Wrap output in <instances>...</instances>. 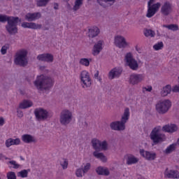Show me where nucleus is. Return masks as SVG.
Listing matches in <instances>:
<instances>
[{
    "label": "nucleus",
    "instance_id": "obj_49",
    "mask_svg": "<svg viewBox=\"0 0 179 179\" xmlns=\"http://www.w3.org/2000/svg\"><path fill=\"white\" fill-rule=\"evenodd\" d=\"M172 91H173L174 93H177V92L179 93V85H176V86L173 88Z\"/></svg>",
    "mask_w": 179,
    "mask_h": 179
},
{
    "label": "nucleus",
    "instance_id": "obj_50",
    "mask_svg": "<svg viewBox=\"0 0 179 179\" xmlns=\"http://www.w3.org/2000/svg\"><path fill=\"white\" fill-rule=\"evenodd\" d=\"M17 117H19V118H22V117H23V112L22 110H17Z\"/></svg>",
    "mask_w": 179,
    "mask_h": 179
},
{
    "label": "nucleus",
    "instance_id": "obj_29",
    "mask_svg": "<svg viewBox=\"0 0 179 179\" xmlns=\"http://www.w3.org/2000/svg\"><path fill=\"white\" fill-rule=\"evenodd\" d=\"M97 2L101 6H103V8H107V5H106L107 2H110L108 3V6H111V5H114L115 0H97Z\"/></svg>",
    "mask_w": 179,
    "mask_h": 179
},
{
    "label": "nucleus",
    "instance_id": "obj_36",
    "mask_svg": "<svg viewBox=\"0 0 179 179\" xmlns=\"http://www.w3.org/2000/svg\"><path fill=\"white\" fill-rule=\"evenodd\" d=\"M90 61H92V59L81 58L80 59L79 64L83 66H89V65H90Z\"/></svg>",
    "mask_w": 179,
    "mask_h": 179
},
{
    "label": "nucleus",
    "instance_id": "obj_5",
    "mask_svg": "<svg viewBox=\"0 0 179 179\" xmlns=\"http://www.w3.org/2000/svg\"><path fill=\"white\" fill-rule=\"evenodd\" d=\"M170 108H171V101L169 99L159 101L155 105V110L157 113L160 115L166 114V113H168Z\"/></svg>",
    "mask_w": 179,
    "mask_h": 179
},
{
    "label": "nucleus",
    "instance_id": "obj_25",
    "mask_svg": "<svg viewBox=\"0 0 179 179\" xmlns=\"http://www.w3.org/2000/svg\"><path fill=\"white\" fill-rule=\"evenodd\" d=\"M100 34V29L97 27H93L89 29L88 37L91 38H94Z\"/></svg>",
    "mask_w": 179,
    "mask_h": 179
},
{
    "label": "nucleus",
    "instance_id": "obj_54",
    "mask_svg": "<svg viewBox=\"0 0 179 179\" xmlns=\"http://www.w3.org/2000/svg\"><path fill=\"white\" fill-rule=\"evenodd\" d=\"M155 0H149L148 2V6H152V3L155 2Z\"/></svg>",
    "mask_w": 179,
    "mask_h": 179
},
{
    "label": "nucleus",
    "instance_id": "obj_24",
    "mask_svg": "<svg viewBox=\"0 0 179 179\" xmlns=\"http://www.w3.org/2000/svg\"><path fill=\"white\" fill-rule=\"evenodd\" d=\"M22 141H24V143H36L37 140L34 136L30 134H24L22 136Z\"/></svg>",
    "mask_w": 179,
    "mask_h": 179
},
{
    "label": "nucleus",
    "instance_id": "obj_33",
    "mask_svg": "<svg viewBox=\"0 0 179 179\" xmlns=\"http://www.w3.org/2000/svg\"><path fill=\"white\" fill-rule=\"evenodd\" d=\"M99 151H94L93 152V156L96 157V159H100V160H102V162H106V156H104V154L103 152H98Z\"/></svg>",
    "mask_w": 179,
    "mask_h": 179
},
{
    "label": "nucleus",
    "instance_id": "obj_26",
    "mask_svg": "<svg viewBox=\"0 0 179 179\" xmlns=\"http://www.w3.org/2000/svg\"><path fill=\"white\" fill-rule=\"evenodd\" d=\"M93 149H94L95 152H101V141L99 139L93 138L91 141Z\"/></svg>",
    "mask_w": 179,
    "mask_h": 179
},
{
    "label": "nucleus",
    "instance_id": "obj_61",
    "mask_svg": "<svg viewBox=\"0 0 179 179\" xmlns=\"http://www.w3.org/2000/svg\"><path fill=\"white\" fill-rule=\"evenodd\" d=\"M0 179H1V177H0Z\"/></svg>",
    "mask_w": 179,
    "mask_h": 179
},
{
    "label": "nucleus",
    "instance_id": "obj_40",
    "mask_svg": "<svg viewBox=\"0 0 179 179\" xmlns=\"http://www.w3.org/2000/svg\"><path fill=\"white\" fill-rule=\"evenodd\" d=\"M163 47H164V44L162 41L158 42L157 43L153 45V48L154 50H155V51H159V50H162Z\"/></svg>",
    "mask_w": 179,
    "mask_h": 179
},
{
    "label": "nucleus",
    "instance_id": "obj_34",
    "mask_svg": "<svg viewBox=\"0 0 179 179\" xmlns=\"http://www.w3.org/2000/svg\"><path fill=\"white\" fill-rule=\"evenodd\" d=\"M82 5H83V0H76L75 5L73 6V10H74V12H76V10H79Z\"/></svg>",
    "mask_w": 179,
    "mask_h": 179
},
{
    "label": "nucleus",
    "instance_id": "obj_22",
    "mask_svg": "<svg viewBox=\"0 0 179 179\" xmlns=\"http://www.w3.org/2000/svg\"><path fill=\"white\" fill-rule=\"evenodd\" d=\"M95 171L98 176H105L106 177L110 176V171L108 170V168L98 166Z\"/></svg>",
    "mask_w": 179,
    "mask_h": 179
},
{
    "label": "nucleus",
    "instance_id": "obj_6",
    "mask_svg": "<svg viewBox=\"0 0 179 179\" xmlns=\"http://www.w3.org/2000/svg\"><path fill=\"white\" fill-rule=\"evenodd\" d=\"M59 122L61 125H63L64 127L69 125V124L72 122V112L66 109L63 110L60 113Z\"/></svg>",
    "mask_w": 179,
    "mask_h": 179
},
{
    "label": "nucleus",
    "instance_id": "obj_28",
    "mask_svg": "<svg viewBox=\"0 0 179 179\" xmlns=\"http://www.w3.org/2000/svg\"><path fill=\"white\" fill-rule=\"evenodd\" d=\"M171 93V85H167L163 87L162 90L161 91V94L162 97H166L168 94Z\"/></svg>",
    "mask_w": 179,
    "mask_h": 179
},
{
    "label": "nucleus",
    "instance_id": "obj_51",
    "mask_svg": "<svg viewBox=\"0 0 179 179\" xmlns=\"http://www.w3.org/2000/svg\"><path fill=\"white\" fill-rule=\"evenodd\" d=\"M3 124H5V119L0 117V127H3Z\"/></svg>",
    "mask_w": 179,
    "mask_h": 179
},
{
    "label": "nucleus",
    "instance_id": "obj_41",
    "mask_svg": "<svg viewBox=\"0 0 179 179\" xmlns=\"http://www.w3.org/2000/svg\"><path fill=\"white\" fill-rule=\"evenodd\" d=\"M108 148V143L106 141H101V150H107Z\"/></svg>",
    "mask_w": 179,
    "mask_h": 179
},
{
    "label": "nucleus",
    "instance_id": "obj_2",
    "mask_svg": "<svg viewBox=\"0 0 179 179\" xmlns=\"http://www.w3.org/2000/svg\"><path fill=\"white\" fill-rule=\"evenodd\" d=\"M34 85L37 90H39L40 92H44V90L48 91L54 86V79L50 76L42 74L36 77V79L34 82Z\"/></svg>",
    "mask_w": 179,
    "mask_h": 179
},
{
    "label": "nucleus",
    "instance_id": "obj_30",
    "mask_svg": "<svg viewBox=\"0 0 179 179\" xmlns=\"http://www.w3.org/2000/svg\"><path fill=\"white\" fill-rule=\"evenodd\" d=\"M176 148H177V144L176 143L171 144L164 150V153H166V155H170V153H173V152L176 151Z\"/></svg>",
    "mask_w": 179,
    "mask_h": 179
},
{
    "label": "nucleus",
    "instance_id": "obj_14",
    "mask_svg": "<svg viewBox=\"0 0 179 179\" xmlns=\"http://www.w3.org/2000/svg\"><path fill=\"white\" fill-rule=\"evenodd\" d=\"M143 78L142 74L133 73L130 75L129 82L131 85H138L143 80Z\"/></svg>",
    "mask_w": 179,
    "mask_h": 179
},
{
    "label": "nucleus",
    "instance_id": "obj_8",
    "mask_svg": "<svg viewBox=\"0 0 179 179\" xmlns=\"http://www.w3.org/2000/svg\"><path fill=\"white\" fill-rule=\"evenodd\" d=\"M27 51L21 50L18 54H17L16 57L15 58L14 62L15 65H19L20 66H27Z\"/></svg>",
    "mask_w": 179,
    "mask_h": 179
},
{
    "label": "nucleus",
    "instance_id": "obj_7",
    "mask_svg": "<svg viewBox=\"0 0 179 179\" xmlns=\"http://www.w3.org/2000/svg\"><path fill=\"white\" fill-rule=\"evenodd\" d=\"M124 61L127 66H129L131 71H138L139 69L138 61L134 58L131 52H129L125 55Z\"/></svg>",
    "mask_w": 179,
    "mask_h": 179
},
{
    "label": "nucleus",
    "instance_id": "obj_17",
    "mask_svg": "<svg viewBox=\"0 0 179 179\" xmlns=\"http://www.w3.org/2000/svg\"><path fill=\"white\" fill-rule=\"evenodd\" d=\"M161 13L164 16H169L171 13V4L170 2L166 1L164 3L161 8Z\"/></svg>",
    "mask_w": 179,
    "mask_h": 179
},
{
    "label": "nucleus",
    "instance_id": "obj_48",
    "mask_svg": "<svg viewBox=\"0 0 179 179\" xmlns=\"http://www.w3.org/2000/svg\"><path fill=\"white\" fill-rule=\"evenodd\" d=\"M13 145H19L20 143V139H19V138L13 139Z\"/></svg>",
    "mask_w": 179,
    "mask_h": 179
},
{
    "label": "nucleus",
    "instance_id": "obj_56",
    "mask_svg": "<svg viewBox=\"0 0 179 179\" xmlns=\"http://www.w3.org/2000/svg\"><path fill=\"white\" fill-rule=\"evenodd\" d=\"M40 69H41V71H43V70L45 69V66H41V67H40Z\"/></svg>",
    "mask_w": 179,
    "mask_h": 179
},
{
    "label": "nucleus",
    "instance_id": "obj_13",
    "mask_svg": "<svg viewBox=\"0 0 179 179\" xmlns=\"http://www.w3.org/2000/svg\"><path fill=\"white\" fill-rule=\"evenodd\" d=\"M36 59H38V61H41L42 62H48L50 64L51 62H54V55L50 53H43L38 55Z\"/></svg>",
    "mask_w": 179,
    "mask_h": 179
},
{
    "label": "nucleus",
    "instance_id": "obj_3",
    "mask_svg": "<svg viewBox=\"0 0 179 179\" xmlns=\"http://www.w3.org/2000/svg\"><path fill=\"white\" fill-rule=\"evenodd\" d=\"M129 108H126L120 121L112 122L110 124V129L113 131H124L125 124L128 122V120H129Z\"/></svg>",
    "mask_w": 179,
    "mask_h": 179
},
{
    "label": "nucleus",
    "instance_id": "obj_23",
    "mask_svg": "<svg viewBox=\"0 0 179 179\" xmlns=\"http://www.w3.org/2000/svg\"><path fill=\"white\" fill-rule=\"evenodd\" d=\"M169 169H166L164 172V176L166 178H179V172L178 171L171 170L167 171Z\"/></svg>",
    "mask_w": 179,
    "mask_h": 179
},
{
    "label": "nucleus",
    "instance_id": "obj_9",
    "mask_svg": "<svg viewBox=\"0 0 179 179\" xmlns=\"http://www.w3.org/2000/svg\"><path fill=\"white\" fill-rule=\"evenodd\" d=\"M80 80L83 88L92 86V78L87 71L84 70L80 73Z\"/></svg>",
    "mask_w": 179,
    "mask_h": 179
},
{
    "label": "nucleus",
    "instance_id": "obj_18",
    "mask_svg": "<svg viewBox=\"0 0 179 179\" xmlns=\"http://www.w3.org/2000/svg\"><path fill=\"white\" fill-rule=\"evenodd\" d=\"M140 155L145 157L146 160H155L156 159V153L145 151L143 149L140 150Z\"/></svg>",
    "mask_w": 179,
    "mask_h": 179
},
{
    "label": "nucleus",
    "instance_id": "obj_19",
    "mask_svg": "<svg viewBox=\"0 0 179 179\" xmlns=\"http://www.w3.org/2000/svg\"><path fill=\"white\" fill-rule=\"evenodd\" d=\"M103 50V41H99L96 43L94 44L92 49V55L96 56L99 55L101 50Z\"/></svg>",
    "mask_w": 179,
    "mask_h": 179
},
{
    "label": "nucleus",
    "instance_id": "obj_46",
    "mask_svg": "<svg viewBox=\"0 0 179 179\" xmlns=\"http://www.w3.org/2000/svg\"><path fill=\"white\" fill-rule=\"evenodd\" d=\"M8 48H9V45H5L1 48V52L2 55H5V54H6V51L8 50Z\"/></svg>",
    "mask_w": 179,
    "mask_h": 179
},
{
    "label": "nucleus",
    "instance_id": "obj_32",
    "mask_svg": "<svg viewBox=\"0 0 179 179\" xmlns=\"http://www.w3.org/2000/svg\"><path fill=\"white\" fill-rule=\"evenodd\" d=\"M33 106V103L30 101H24L22 103L20 104V108L24 109L29 108Z\"/></svg>",
    "mask_w": 179,
    "mask_h": 179
},
{
    "label": "nucleus",
    "instance_id": "obj_44",
    "mask_svg": "<svg viewBox=\"0 0 179 179\" xmlns=\"http://www.w3.org/2000/svg\"><path fill=\"white\" fill-rule=\"evenodd\" d=\"M82 173H83V169H82V168L80 169H78L76 171V177H78V178H82L83 177V175L82 174Z\"/></svg>",
    "mask_w": 179,
    "mask_h": 179
},
{
    "label": "nucleus",
    "instance_id": "obj_15",
    "mask_svg": "<svg viewBox=\"0 0 179 179\" xmlns=\"http://www.w3.org/2000/svg\"><path fill=\"white\" fill-rule=\"evenodd\" d=\"M24 29H32L33 30H40L43 27L42 24H36L35 22H24L21 24Z\"/></svg>",
    "mask_w": 179,
    "mask_h": 179
},
{
    "label": "nucleus",
    "instance_id": "obj_39",
    "mask_svg": "<svg viewBox=\"0 0 179 179\" xmlns=\"http://www.w3.org/2000/svg\"><path fill=\"white\" fill-rule=\"evenodd\" d=\"M81 167V169H83V176H85V174L89 172V170H90V167H92V165L90 164V163H87L85 164L84 167L83 166Z\"/></svg>",
    "mask_w": 179,
    "mask_h": 179
},
{
    "label": "nucleus",
    "instance_id": "obj_20",
    "mask_svg": "<svg viewBox=\"0 0 179 179\" xmlns=\"http://www.w3.org/2000/svg\"><path fill=\"white\" fill-rule=\"evenodd\" d=\"M122 73V70L120 69H113L108 73V78L110 80L115 79V78H120Z\"/></svg>",
    "mask_w": 179,
    "mask_h": 179
},
{
    "label": "nucleus",
    "instance_id": "obj_43",
    "mask_svg": "<svg viewBox=\"0 0 179 179\" xmlns=\"http://www.w3.org/2000/svg\"><path fill=\"white\" fill-rule=\"evenodd\" d=\"M8 179H16V173L15 172L10 171L7 173Z\"/></svg>",
    "mask_w": 179,
    "mask_h": 179
},
{
    "label": "nucleus",
    "instance_id": "obj_10",
    "mask_svg": "<svg viewBox=\"0 0 179 179\" xmlns=\"http://www.w3.org/2000/svg\"><path fill=\"white\" fill-rule=\"evenodd\" d=\"M36 121H45L48 118V111L42 108H36L34 111Z\"/></svg>",
    "mask_w": 179,
    "mask_h": 179
},
{
    "label": "nucleus",
    "instance_id": "obj_47",
    "mask_svg": "<svg viewBox=\"0 0 179 179\" xmlns=\"http://www.w3.org/2000/svg\"><path fill=\"white\" fill-rule=\"evenodd\" d=\"M9 164H12V166H14L13 167V169H19V167H20V165L18 164H17V163H16V161H13V160L10 161V162H9Z\"/></svg>",
    "mask_w": 179,
    "mask_h": 179
},
{
    "label": "nucleus",
    "instance_id": "obj_27",
    "mask_svg": "<svg viewBox=\"0 0 179 179\" xmlns=\"http://www.w3.org/2000/svg\"><path fill=\"white\" fill-rule=\"evenodd\" d=\"M139 162V159L136 158L134 155H129L127 159L126 164H128V166H131V164H136Z\"/></svg>",
    "mask_w": 179,
    "mask_h": 179
},
{
    "label": "nucleus",
    "instance_id": "obj_16",
    "mask_svg": "<svg viewBox=\"0 0 179 179\" xmlns=\"http://www.w3.org/2000/svg\"><path fill=\"white\" fill-rule=\"evenodd\" d=\"M41 17V13H28L25 15V20L27 22H35Z\"/></svg>",
    "mask_w": 179,
    "mask_h": 179
},
{
    "label": "nucleus",
    "instance_id": "obj_52",
    "mask_svg": "<svg viewBox=\"0 0 179 179\" xmlns=\"http://www.w3.org/2000/svg\"><path fill=\"white\" fill-rule=\"evenodd\" d=\"M143 89H145V90H146V92H152V86H148V88L147 87H144Z\"/></svg>",
    "mask_w": 179,
    "mask_h": 179
},
{
    "label": "nucleus",
    "instance_id": "obj_11",
    "mask_svg": "<svg viewBox=\"0 0 179 179\" xmlns=\"http://www.w3.org/2000/svg\"><path fill=\"white\" fill-rule=\"evenodd\" d=\"M114 44L118 48H126L128 45L127 40L124 36L120 35L115 36Z\"/></svg>",
    "mask_w": 179,
    "mask_h": 179
},
{
    "label": "nucleus",
    "instance_id": "obj_53",
    "mask_svg": "<svg viewBox=\"0 0 179 179\" xmlns=\"http://www.w3.org/2000/svg\"><path fill=\"white\" fill-rule=\"evenodd\" d=\"M59 5H58V3H54V9L55 10H58V9H59Z\"/></svg>",
    "mask_w": 179,
    "mask_h": 179
},
{
    "label": "nucleus",
    "instance_id": "obj_12",
    "mask_svg": "<svg viewBox=\"0 0 179 179\" xmlns=\"http://www.w3.org/2000/svg\"><path fill=\"white\" fill-rule=\"evenodd\" d=\"M160 6H162L160 3L152 4V6H148L146 17L149 18L153 17V16L156 15L157 10H159V8H160Z\"/></svg>",
    "mask_w": 179,
    "mask_h": 179
},
{
    "label": "nucleus",
    "instance_id": "obj_4",
    "mask_svg": "<svg viewBox=\"0 0 179 179\" xmlns=\"http://www.w3.org/2000/svg\"><path fill=\"white\" fill-rule=\"evenodd\" d=\"M161 129L162 127L160 126L155 127L150 134V139L152 141L154 145L162 143V142H164V141H166V135L160 133Z\"/></svg>",
    "mask_w": 179,
    "mask_h": 179
},
{
    "label": "nucleus",
    "instance_id": "obj_59",
    "mask_svg": "<svg viewBox=\"0 0 179 179\" xmlns=\"http://www.w3.org/2000/svg\"><path fill=\"white\" fill-rule=\"evenodd\" d=\"M0 159H2V154H0Z\"/></svg>",
    "mask_w": 179,
    "mask_h": 179
},
{
    "label": "nucleus",
    "instance_id": "obj_58",
    "mask_svg": "<svg viewBox=\"0 0 179 179\" xmlns=\"http://www.w3.org/2000/svg\"><path fill=\"white\" fill-rule=\"evenodd\" d=\"M68 8H71V5L69 3H67Z\"/></svg>",
    "mask_w": 179,
    "mask_h": 179
},
{
    "label": "nucleus",
    "instance_id": "obj_35",
    "mask_svg": "<svg viewBox=\"0 0 179 179\" xmlns=\"http://www.w3.org/2000/svg\"><path fill=\"white\" fill-rule=\"evenodd\" d=\"M162 27L168 29L169 30H172V31H177V30H178V25L176 24H171L169 25L164 24Z\"/></svg>",
    "mask_w": 179,
    "mask_h": 179
},
{
    "label": "nucleus",
    "instance_id": "obj_45",
    "mask_svg": "<svg viewBox=\"0 0 179 179\" xmlns=\"http://www.w3.org/2000/svg\"><path fill=\"white\" fill-rule=\"evenodd\" d=\"M13 144V138H8L6 141V148H10Z\"/></svg>",
    "mask_w": 179,
    "mask_h": 179
},
{
    "label": "nucleus",
    "instance_id": "obj_60",
    "mask_svg": "<svg viewBox=\"0 0 179 179\" xmlns=\"http://www.w3.org/2000/svg\"><path fill=\"white\" fill-rule=\"evenodd\" d=\"M45 30H49V29L48 28H45Z\"/></svg>",
    "mask_w": 179,
    "mask_h": 179
},
{
    "label": "nucleus",
    "instance_id": "obj_37",
    "mask_svg": "<svg viewBox=\"0 0 179 179\" xmlns=\"http://www.w3.org/2000/svg\"><path fill=\"white\" fill-rule=\"evenodd\" d=\"M144 36L145 37H155V36H156V33L152 29H146L144 30Z\"/></svg>",
    "mask_w": 179,
    "mask_h": 179
},
{
    "label": "nucleus",
    "instance_id": "obj_31",
    "mask_svg": "<svg viewBox=\"0 0 179 179\" xmlns=\"http://www.w3.org/2000/svg\"><path fill=\"white\" fill-rule=\"evenodd\" d=\"M51 0H36V6L38 8H45Z\"/></svg>",
    "mask_w": 179,
    "mask_h": 179
},
{
    "label": "nucleus",
    "instance_id": "obj_38",
    "mask_svg": "<svg viewBox=\"0 0 179 179\" xmlns=\"http://www.w3.org/2000/svg\"><path fill=\"white\" fill-rule=\"evenodd\" d=\"M30 171V169H24L18 173V177L21 178H26Z\"/></svg>",
    "mask_w": 179,
    "mask_h": 179
},
{
    "label": "nucleus",
    "instance_id": "obj_21",
    "mask_svg": "<svg viewBox=\"0 0 179 179\" xmlns=\"http://www.w3.org/2000/svg\"><path fill=\"white\" fill-rule=\"evenodd\" d=\"M178 127L173 124H166L163 126L162 131L164 132H169V134H173L174 132H177Z\"/></svg>",
    "mask_w": 179,
    "mask_h": 179
},
{
    "label": "nucleus",
    "instance_id": "obj_1",
    "mask_svg": "<svg viewBox=\"0 0 179 179\" xmlns=\"http://www.w3.org/2000/svg\"><path fill=\"white\" fill-rule=\"evenodd\" d=\"M6 30L11 36L17 34V23L22 22L19 17L8 16L6 15H0V23H6Z\"/></svg>",
    "mask_w": 179,
    "mask_h": 179
},
{
    "label": "nucleus",
    "instance_id": "obj_55",
    "mask_svg": "<svg viewBox=\"0 0 179 179\" xmlns=\"http://www.w3.org/2000/svg\"><path fill=\"white\" fill-rule=\"evenodd\" d=\"M94 78H99V71L94 74Z\"/></svg>",
    "mask_w": 179,
    "mask_h": 179
},
{
    "label": "nucleus",
    "instance_id": "obj_57",
    "mask_svg": "<svg viewBox=\"0 0 179 179\" xmlns=\"http://www.w3.org/2000/svg\"><path fill=\"white\" fill-rule=\"evenodd\" d=\"M20 159L21 160H24V158H23V157L20 156Z\"/></svg>",
    "mask_w": 179,
    "mask_h": 179
},
{
    "label": "nucleus",
    "instance_id": "obj_42",
    "mask_svg": "<svg viewBox=\"0 0 179 179\" xmlns=\"http://www.w3.org/2000/svg\"><path fill=\"white\" fill-rule=\"evenodd\" d=\"M60 165L62 166L63 170H66V169H68V161L66 159H63L60 162Z\"/></svg>",
    "mask_w": 179,
    "mask_h": 179
}]
</instances>
